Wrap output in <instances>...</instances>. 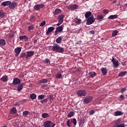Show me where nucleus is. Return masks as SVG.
Instances as JSON below:
<instances>
[{"mask_svg": "<svg viewBox=\"0 0 127 127\" xmlns=\"http://www.w3.org/2000/svg\"><path fill=\"white\" fill-rule=\"evenodd\" d=\"M61 12V9H56L55 11L53 12L54 15H57V14H59Z\"/></svg>", "mask_w": 127, "mask_h": 127, "instance_id": "obj_28", "label": "nucleus"}, {"mask_svg": "<svg viewBox=\"0 0 127 127\" xmlns=\"http://www.w3.org/2000/svg\"><path fill=\"white\" fill-rule=\"evenodd\" d=\"M95 20H96V19L94 18V15H92L87 19L86 24L87 25H91V24H93L94 22H95Z\"/></svg>", "mask_w": 127, "mask_h": 127, "instance_id": "obj_3", "label": "nucleus"}, {"mask_svg": "<svg viewBox=\"0 0 127 127\" xmlns=\"http://www.w3.org/2000/svg\"><path fill=\"white\" fill-rule=\"evenodd\" d=\"M118 15H111L108 17V19H116L118 17Z\"/></svg>", "mask_w": 127, "mask_h": 127, "instance_id": "obj_24", "label": "nucleus"}, {"mask_svg": "<svg viewBox=\"0 0 127 127\" xmlns=\"http://www.w3.org/2000/svg\"><path fill=\"white\" fill-rule=\"evenodd\" d=\"M71 124H73L74 126H76L77 125V121L76 120V119L73 118L71 120Z\"/></svg>", "mask_w": 127, "mask_h": 127, "instance_id": "obj_36", "label": "nucleus"}, {"mask_svg": "<svg viewBox=\"0 0 127 127\" xmlns=\"http://www.w3.org/2000/svg\"><path fill=\"white\" fill-rule=\"evenodd\" d=\"M64 17H65V16H64L63 14L60 15L58 18V19H59V21H61L62 22H63V21H64Z\"/></svg>", "mask_w": 127, "mask_h": 127, "instance_id": "obj_18", "label": "nucleus"}, {"mask_svg": "<svg viewBox=\"0 0 127 127\" xmlns=\"http://www.w3.org/2000/svg\"><path fill=\"white\" fill-rule=\"evenodd\" d=\"M1 101H2V100L1 99V98L0 97V102H1Z\"/></svg>", "mask_w": 127, "mask_h": 127, "instance_id": "obj_64", "label": "nucleus"}, {"mask_svg": "<svg viewBox=\"0 0 127 127\" xmlns=\"http://www.w3.org/2000/svg\"><path fill=\"white\" fill-rule=\"evenodd\" d=\"M94 114H95V111L90 110L89 111V115H90V116H93V115H94Z\"/></svg>", "mask_w": 127, "mask_h": 127, "instance_id": "obj_49", "label": "nucleus"}, {"mask_svg": "<svg viewBox=\"0 0 127 127\" xmlns=\"http://www.w3.org/2000/svg\"><path fill=\"white\" fill-rule=\"evenodd\" d=\"M0 80L2 81V82H7V76L5 75L2 77Z\"/></svg>", "mask_w": 127, "mask_h": 127, "instance_id": "obj_31", "label": "nucleus"}, {"mask_svg": "<svg viewBox=\"0 0 127 127\" xmlns=\"http://www.w3.org/2000/svg\"><path fill=\"white\" fill-rule=\"evenodd\" d=\"M6 42L4 39H0V46H4Z\"/></svg>", "mask_w": 127, "mask_h": 127, "instance_id": "obj_25", "label": "nucleus"}, {"mask_svg": "<svg viewBox=\"0 0 127 127\" xmlns=\"http://www.w3.org/2000/svg\"><path fill=\"white\" fill-rule=\"evenodd\" d=\"M84 124H85V121L84 120V119H80L79 123V127H83V126H84Z\"/></svg>", "mask_w": 127, "mask_h": 127, "instance_id": "obj_30", "label": "nucleus"}, {"mask_svg": "<svg viewBox=\"0 0 127 127\" xmlns=\"http://www.w3.org/2000/svg\"><path fill=\"white\" fill-rule=\"evenodd\" d=\"M77 7H78V6L76 4H70L69 5L67 6V9H70V10L76 9Z\"/></svg>", "mask_w": 127, "mask_h": 127, "instance_id": "obj_8", "label": "nucleus"}, {"mask_svg": "<svg viewBox=\"0 0 127 127\" xmlns=\"http://www.w3.org/2000/svg\"><path fill=\"white\" fill-rule=\"evenodd\" d=\"M9 4H10V1H5L1 3V5H3V6H7Z\"/></svg>", "mask_w": 127, "mask_h": 127, "instance_id": "obj_20", "label": "nucleus"}, {"mask_svg": "<svg viewBox=\"0 0 127 127\" xmlns=\"http://www.w3.org/2000/svg\"><path fill=\"white\" fill-rule=\"evenodd\" d=\"M90 34H92L93 35H94V34H95V31L94 30H91L90 31H89Z\"/></svg>", "mask_w": 127, "mask_h": 127, "instance_id": "obj_55", "label": "nucleus"}, {"mask_svg": "<svg viewBox=\"0 0 127 127\" xmlns=\"http://www.w3.org/2000/svg\"><path fill=\"white\" fill-rule=\"evenodd\" d=\"M4 16V12L2 10H0V17L2 18Z\"/></svg>", "mask_w": 127, "mask_h": 127, "instance_id": "obj_43", "label": "nucleus"}, {"mask_svg": "<svg viewBox=\"0 0 127 127\" xmlns=\"http://www.w3.org/2000/svg\"><path fill=\"white\" fill-rule=\"evenodd\" d=\"M22 49V48L21 47H17L14 49V52L15 53V56L16 57H17V56L19 55V54H20V52H21Z\"/></svg>", "mask_w": 127, "mask_h": 127, "instance_id": "obj_9", "label": "nucleus"}, {"mask_svg": "<svg viewBox=\"0 0 127 127\" xmlns=\"http://www.w3.org/2000/svg\"><path fill=\"white\" fill-rule=\"evenodd\" d=\"M120 4H121V3H119L118 4H117V6H119L120 5Z\"/></svg>", "mask_w": 127, "mask_h": 127, "instance_id": "obj_63", "label": "nucleus"}, {"mask_svg": "<svg viewBox=\"0 0 127 127\" xmlns=\"http://www.w3.org/2000/svg\"><path fill=\"white\" fill-rule=\"evenodd\" d=\"M103 13H104L105 14H108V13H109V10L107 9H104Z\"/></svg>", "mask_w": 127, "mask_h": 127, "instance_id": "obj_48", "label": "nucleus"}, {"mask_svg": "<svg viewBox=\"0 0 127 127\" xmlns=\"http://www.w3.org/2000/svg\"><path fill=\"white\" fill-rule=\"evenodd\" d=\"M56 126V124L55 123H52L50 121H47L44 123L42 127H54Z\"/></svg>", "mask_w": 127, "mask_h": 127, "instance_id": "obj_2", "label": "nucleus"}, {"mask_svg": "<svg viewBox=\"0 0 127 127\" xmlns=\"http://www.w3.org/2000/svg\"><path fill=\"white\" fill-rule=\"evenodd\" d=\"M34 29V27L32 25H29L28 27V31H31V30H33Z\"/></svg>", "mask_w": 127, "mask_h": 127, "instance_id": "obj_40", "label": "nucleus"}, {"mask_svg": "<svg viewBox=\"0 0 127 127\" xmlns=\"http://www.w3.org/2000/svg\"><path fill=\"white\" fill-rule=\"evenodd\" d=\"M45 97H46V95H39L38 97V100H43V99H44V98H45Z\"/></svg>", "mask_w": 127, "mask_h": 127, "instance_id": "obj_38", "label": "nucleus"}, {"mask_svg": "<svg viewBox=\"0 0 127 127\" xmlns=\"http://www.w3.org/2000/svg\"><path fill=\"white\" fill-rule=\"evenodd\" d=\"M45 24H46V21H43L41 23L40 26L43 27V26H44Z\"/></svg>", "mask_w": 127, "mask_h": 127, "instance_id": "obj_47", "label": "nucleus"}, {"mask_svg": "<svg viewBox=\"0 0 127 127\" xmlns=\"http://www.w3.org/2000/svg\"><path fill=\"white\" fill-rule=\"evenodd\" d=\"M10 114H12V115H14L16 113H17V111H16V109L15 108L13 107L10 110Z\"/></svg>", "mask_w": 127, "mask_h": 127, "instance_id": "obj_23", "label": "nucleus"}, {"mask_svg": "<svg viewBox=\"0 0 127 127\" xmlns=\"http://www.w3.org/2000/svg\"><path fill=\"white\" fill-rule=\"evenodd\" d=\"M18 86L17 87V91H18V93L23 89V84L22 83H20L19 84H18Z\"/></svg>", "mask_w": 127, "mask_h": 127, "instance_id": "obj_15", "label": "nucleus"}, {"mask_svg": "<svg viewBox=\"0 0 127 127\" xmlns=\"http://www.w3.org/2000/svg\"><path fill=\"white\" fill-rule=\"evenodd\" d=\"M127 73V71H121L119 74V76L120 77H122L123 76H125V75H126V74Z\"/></svg>", "mask_w": 127, "mask_h": 127, "instance_id": "obj_39", "label": "nucleus"}, {"mask_svg": "<svg viewBox=\"0 0 127 127\" xmlns=\"http://www.w3.org/2000/svg\"><path fill=\"white\" fill-rule=\"evenodd\" d=\"M42 117L43 119H46V118H49V114L48 113H43L42 114Z\"/></svg>", "mask_w": 127, "mask_h": 127, "instance_id": "obj_34", "label": "nucleus"}, {"mask_svg": "<svg viewBox=\"0 0 127 127\" xmlns=\"http://www.w3.org/2000/svg\"><path fill=\"white\" fill-rule=\"evenodd\" d=\"M63 27H64L63 25H61V26L56 27V31H55V35L56 36L59 33H61V32L63 31Z\"/></svg>", "mask_w": 127, "mask_h": 127, "instance_id": "obj_4", "label": "nucleus"}, {"mask_svg": "<svg viewBox=\"0 0 127 127\" xmlns=\"http://www.w3.org/2000/svg\"><path fill=\"white\" fill-rule=\"evenodd\" d=\"M31 20H35V16H33V15H32L31 16Z\"/></svg>", "mask_w": 127, "mask_h": 127, "instance_id": "obj_54", "label": "nucleus"}, {"mask_svg": "<svg viewBox=\"0 0 127 127\" xmlns=\"http://www.w3.org/2000/svg\"><path fill=\"white\" fill-rule=\"evenodd\" d=\"M122 65H123V66H125V65H126V63H122Z\"/></svg>", "mask_w": 127, "mask_h": 127, "instance_id": "obj_60", "label": "nucleus"}, {"mask_svg": "<svg viewBox=\"0 0 127 127\" xmlns=\"http://www.w3.org/2000/svg\"><path fill=\"white\" fill-rule=\"evenodd\" d=\"M59 47V45L57 44H54L53 45V46H50V49L52 51H54V52H57V50L58 49V47Z\"/></svg>", "mask_w": 127, "mask_h": 127, "instance_id": "obj_12", "label": "nucleus"}, {"mask_svg": "<svg viewBox=\"0 0 127 127\" xmlns=\"http://www.w3.org/2000/svg\"><path fill=\"white\" fill-rule=\"evenodd\" d=\"M28 114H29V112L27 111H25L23 112L22 115H23V116L25 117V116H27V115H28Z\"/></svg>", "mask_w": 127, "mask_h": 127, "instance_id": "obj_45", "label": "nucleus"}, {"mask_svg": "<svg viewBox=\"0 0 127 127\" xmlns=\"http://www.w3.org/2000/svg\"><path fill=\"white\" fill-rule=\"evenodd\" d=\"M92 16V12L91 11H88L86 12L85 14V17L86 19L89 18V17H91Z\"/></svg>", "mask_w": 127, "mask_h": 127, "instance_id": "obj_17", "label": "nucleus"}, {"mask_svg": "<svg viewBox=\"0 0 127 127\" xmlns=\"http://www.w3.org/2000/svg\"><path fill=\"white\" fill-rule=\"evenodd\" d=\"M44 62L45 63V64H46L47 65H48V63L50 64V60L46 58L44 61Z\"/></svg>", "mask_w": 127, "mask_h": 127, "instance_id": "obj_41", "label": "nucleus"}, {"mask_svg": "<svg viewBox=\"0 0 127 127\" xmlns=\"http://www.w3.org/2000/svg\"><path fill=\"white\" fill-rule=\"evenodd\" d=\"M76 94L78 97H85L87 95V92L84 90H79L77 91Z\"/></svg>", "mask_w": 127, "mask_h": 127, "instance_id": "obj_5", "label": "nucleus"}, {"mask_svg": "<svg viewBox=\"0 0 127 127\" xmlns=\"http://www.w3.org/2000/svg\"><path fill=\"white\" fill-rule=\"evenodd\" d=\"M112 62L113 63V65L115 67V68H118L119 66H120V64L119 63V61H116V59L114 58V57L112 58V59L111 60Z\"/></svg>", "mask_w": 127, "mask_h": 127, "instance_id": "obj_10", "label": "nucleus"}, {"mask_svg": "<svg viewBox=\"0 0 127 127\" xmlns=\"http://www.w3.org/2000/svg\"><path fill=\"white\" fill-rule=\"evenodd\" d=\"M45 6V5H44V4H36L34 6V9H35V10H36V11L39 10L40 8H44Z\"/></svg>", "mask_w": 127, "mask_h": 127, "instance_id": "obj_6", "label": "nucleus"}, {"mask_svg": "<svg viewBox=\"0 0 127 127\" xmlns=\"http://www.w3.org/2000/svg\"><path fill=\"white\" fill-rule=\"evenodd\" d=\"M116 127H126V125L124 124H122L119 125H117Z\"/></svg>", "mask_w": 127, "mask_h": 127, "instance_id": "obj_50", "label": "nucleus"}, {"mask_svg": "<svg viewBox=\"0 0 127 127\" xmlns=\"http://www.w3.org/2000/svg\"><path fill=\"white\" fill-rule=\"evenodd\" d=\"M98 19H103L104 18V16L102 15H99L98 16Z\"/></svg>", "mask_w": 127, "mask_h": 127, "instance_id": "obj_51", "label": "nucleus"}, {"mask_svg": "<svg viewBox=\"0 0 127 127\" xmlns=\"http://www.w3.org/2000/svg\"><path fill=\"white\" fill-rule=\"evenodd\" d=\"M39 82L41 84H45L48 83V80L47 79H43L39 80Z\"/></svg>", "mask_w": 127, "mask_h": 127, "instance_id": "obj_29", "label": "nucleus"}, {"mask_svg": "<svg viewBox=\"0 0 127 127\" xmlns=\"http://www.w3.org/2000/svg\"><path fill=\"white\" fill-rule=\"evenodd\" d=\"M126 92V88H122L121 89V93H125Z\"/></svg>", "mask_w": 127, "mask_h": 127, "instance_id": "obj_56", "label": "nucleus"}, {"mask_svg": "<svg viewBox=\"0 0 127 127\" xmlns=\"http://www.w3.org/2000/svg\"><path fill=\"white\" fill-rule=\"evenodd\" d=\"M92 100H93V97L92 96L86 97L84 100V103L85 104H89V103H91V102H92Z\"/></svg>", "mask_w": 127, "mask_h": 127, "instance_id": "obj_7", "label": "nucleus"}, {"mask_svg": "<svg viewBox=\"0 0 127 127\" xmlns=\"http://www.w3.org/2000/svg\"><path fill=\"white\" fill-rule=\"evenodd\" d=\"M57 52L58 53H63V52H64V48L60 47V45H59Z\"/></svg>", "mask_w": 127, "mask_h": 127, "instance_id": "obj_19", "label": "nucleus"}, {"mask_svg": "<svg viewBox=\"0 0 127 127\" xmlns=\"http://www.w3.org/2000/svg\"><path fill=\"white\" fill-rule=\"evenodd\" d=\"M74 114H75V113L74 112L71 111L67 115V118H72V117H73V116H74Z\"/></svg>", "mask_w": 127, "mask_h": 127, "instance_id": "obj_37", "label": "nucleus"}, {"mask_svg": "<svg viewBox=\"0 0 127 127\" xmlns=\"http://www.w3.org/2000/svg\"><path fill=\"white\" fill-rule=\"evenodd\" d=\"M80 43H82V41L80 40V41H77L76 43V44H80Z\"/></svg>", "mask_w": 127, "mask_h": 127, "instance_id": "obj_57", "label": "nucleus"}, {"mask_svg": "<svg viewBox=\"0 0 127 127\" xmlns=\"http://www.w3.org/2000/svg\"><path fill=\"white\" fill-rule=\"evenodd\" d=\"M48 101V99H47V98H46V99H45L44 100V103H47V102Z\"/></svg>", "mask_w": 127, "mask_h": 127, "instance_id": "obj_58", "label": "nucleus"}, {"mask_svg": "<svg viewBox=\"0 0 127 127\" xmlns=\"http://www.w3.org/2000/svg\"><path fill=\"white\" fill-rule=\"evenodd\" d=\"M34 55V51H27L26 53H22L20 54V58H23L25 57L26 59H28L29 57H32Z\"/></svg>", "mask_w": 127, "mask_h": 127, "instance_id": "obj_1", "label": "nucleus"}, {"mask_svg": "<svg viewBox=\"0 0 127 127\" xmlns=\"http://www.w3.org/2000/svg\"><path fill=\"white\" fill-rule=\"evenodd\" d=\"M20 40H28V38L26 36H20L19 37Z\"/></svg>", "mask_w": 127, "mask_h": 127, "instance_id": "obj_26", "label": "nucleus"}, {"mask_svg": "<svg viewBox=\"0 0 127 127\" xmlns=\"http://www.w3.org/2000/svg\"><path fill=\"white\" fill-rule=\"evenodd\" d=\"M101 72H102L103 75H107L108 73V69L106 67H102L101 68Z\"/></svg>", "mask_w": 127, "mask_h": 127, "instance_id": "obj_22", "label": "nucleus"}, {"mask_svg": "<svg viewBox=\"0 0 127 127\" xmlns=\"http://www.w3.org/2000/svg\"><path fill=\"white\" fill-rule=\"evenodd\" d=\"M67 126L68 127H71V126H72V124H71V123H70V120H68L67 121Z\"/></svg>", "mask_w": 127, "mask_h": 127, "instance_id": "obj_46", "label": "nucleus"}, {"mask_svg": "<svg viewBox=\"0 0 127 127\" xmlns=\"http://www.w3.org/2000/svg\"><path fill=\"white\" fill-rule=\"evenodd\" d=\"M120 98L122 101H124V100H125V96L123 95H121Z\"/></svg>", "mask_w": 127, "mask_h": 127, "instance_id": "obj_52", "label": "nucleus"}, {"mask_svg": "<svg viewBox=\"0 0 127 127\" xmlns=\"http://www.w3.org/2000/svg\"><path fill=\"white\" fill-rule=\"evenodd\" d=\"M61 41H62V37H59L57 39H56V42L58 44H60L61 43Z\"/></svg>", "mask_w": 127, "mask_h": 127, "instance_id": "obj_32", "label": "nucleus"}, {"mask_svg": "<svg viewBox=\"0 0 127 127\" xmlns=\"http://www.w3.org/2000/svg\"><path fill=\"white\" fill-rule=\"evenodd\" d=\"M116 2H117V1L116 0H115V1H113V4H114V3H116Z\"/></svg>", "mask_w": 127, "mask_h": 127, "instance_id": "obj_61", "label": "nucleus"}, {"mask_svg": "<svg viewBox=\"0 0 127 127\" xmlns=\"http://www.w3.org/2000/svg\"><path fill=\"white\" fill-rule=\"evenodd\" d=\"M63 23V22H61V21H59L58 23L57 24V26H59L60 25H61Z\"/></svg>", "mask_w": 127, "mask_h": 127, "instance_id": "obj_53", "label": "nucleus"}, {"mask_svg": "<svg viewBox=\"0 0 127 127\" xmlns=\"http://www.w3.org/2000/svg\"><path fill=\"white\" fill-rule=\"evenodd\" d=\"M123 115H124V113L120 111H117L114 113V116L115 117H118L119 116H123Z\"/></svg>", "mask_w": 127, "mask_h": 127, "instance_id": "obj_16", "label": "nucleus"}, {"mask_svg": "<svg viewBox=\"0 0 127 127\" xmlns=\"http://www.w3.org/2000/svg\"><path fill=\"white\" fill-rule=\"evenodd\" d=\"M56 78L58 79H61V77H62V73H57L56 75Z\"/></svg>", "mask_w": 127, "mask_h": 127, "instance_id": "obj_44", "label": "nucleus"}, {"mask_svg": "<svg viewBox=\"0 0 127 127\" xmlns=\"http://www.w3.org/2000/svg\"><path fill=\"white\" fill-rule=\"evenodd\" d=\"M49 100H50V102H52L54 100V97L53 95H50L48 96Z\"/></svg>", "mask_w": 127, "mask_h": 127, "instance_id": "obj_42", "label": "nucleus"}, {"mask_svg": "<svg viewBox=\"0 0 127 127\" xmlns=\"http://www.w3.org/2000/svg\"><path fill=\"white\" fill-rule=\"evenodd\" d=\"M119 31L118 30H114L112 32V37H114V36H117L118 35V33Z\"/></svg>", "mask_w": 127, "mask_h": 127, "instance_id": "obj_35", "label": "nucleus"}, {"mask_svg": "<svg viewBox=\"0 0 127 127\" xmlns=\"http://www.w3.org/2000/svg\"><path fill=\"white\" fill-rule=\"evenodd\" d=\"M41 103H44V100L41 101Z\"/></svg>", "mask_w": 127, "mask_h": 127, "instance_id": "obj_62", "label": "nucleus"}, {"mask_svg": "<svg viewBox=\"0 0 127 127\" xmlns=\"http://www.w3.org/2000/svg\"><path fill=\"white\" fill-rule=\"evenodd\" d=\"M21 83V81H20V79H19L18 78L16 77L13 78L12 84L14 85H19V84H20Z\"/></svg>", "mask_w": 127, "mask_h": 127, "instance_id": "obj_11", "label": "nucleus"}, {"mask_svg": "<svg viewBox=\"0 0 127 127\" xmlns=\"http://www.w3.org/2000/svg\"><path fill=\"white\" fill-rule=\"evenodd\" d=\"M17 6V3L15 2H10V4L9 5V7L10 9H14L15 6Z\"/></svg>", "mask_w": 127, "mask_h": 127, "instance_id": "obj_13", "label": "nucleus"}, {"mask_svg": "<svg viewBox=\"0 0 127 127\" xmlns=\"http://www.w3.org/2000/svg\"><path fill=\"white\" fill-rule=\"evenodd\" d=\"M55 30V27H50L48 28V30L46 33V35H49L52 31Z\"/></svg>", "mask_w": 127, "mask_h": 127, "instance_id": "obj_14", "label": "nucleus"}, {"mask_svg": "<svg viewBox=\"0 0 127 127\" xmlns=\"http://www.w3.org/2000/svg\"><path fill=\"white\" fill-rule=\"evenodd\" d=\"M75 23H76V24H81V23L82 22V20H81V19H80V18H78V17H77L75 19Z\"/></svg>", "mask_w": 127, "mask_h": 127, "instance_id": "obj_27", "label": "nucleus"}, {"mask_svg": "<svg viewBox=\"0 0 127 127\" xmlns=\"http://www.w3.org/2000/svg\"><path fill=\"white\" fill-rule=\"evenodd\" d=\"M30 98L32 100H35V99H36V94H35L34 93H32L30 95Z\"/></svg>", "mask_w": 127, "mask_h": 127, "instance_id": "obj_33", "label": "nucleus"}, {"mask_svg": "<svg viewBox=\"0 0 127 127\" xmlns=\"http://www.w3.org/2000/svg\"><path fill=\"white\" fill-rule=\"evenodd\" d=\"M37 39H35L34 40V44H35L36 43H37Z\"/></svg>", "mask_w": 127, "mask_h": 127, "instance_id": "obj_59", "label": "nucleus"}, {"mask_svg": "<svg viewBox=\"0 0 127 127\" xmlns=\"http://www.w3.org/2000/svg\"><path fill=\"white\" fill-rule=\"evenodd\" d=\"M88 75L90 78H94V77L97 75V73L94 71H91L88 73Z\"/></svg>", "mask_w": 127, "mask_h": 127, "instance_id": "obj_21", "label": "nucleus"}]
</instances>
